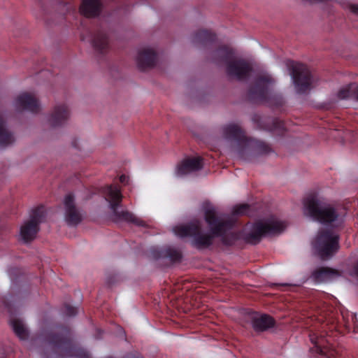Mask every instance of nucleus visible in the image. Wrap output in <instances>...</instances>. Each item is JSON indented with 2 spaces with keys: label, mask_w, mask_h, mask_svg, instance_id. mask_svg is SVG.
<instances>
[{
  "label": "nucleus",
  "mask_w": 358,
  "mask_h": 358,
  "mask_svg": "<svg viewBox=\"0 0 358 358\" xmlns=\"http://www.w3.org/2000/svg\"><path fill=\"white\" fill-rule=\"evenodd\" d=\"M203 210L210 232H204L201 222L194 220L187 224L176 227L174 233L180 237H192V244L198 249L210 246L215 237H220L224 245H231L237 239V235L230 231L234 219L220 213L216 207L208 202L203 203Z\"/></svg>",
  "instance_id": "1"
},
{
  "label": "nucleus",
  "mask_w": 358,
  "mask_h": 358,
  "mask_svg": "<svg viewBox=\"0 0 358 358\" xmlns=\"http://www.w3.org/2000/svg\"><path fill=\"white\" fill-rule=\"evenodd\" d=\"M304 213L324 224L341 220V208L324 202L315 194L307 196L303 201Z\"/></svg>",
  "instance_id": "2"
},
{
  "label": "nucleus",
  "mask_w": 358,
  "mask_h": 358,
  "mask_svg": "<svg viewBox=\"0 0 358 358\" xmlns=\"http://www.w3.org/2000/svg\"><path fill=\"white\" fill-rule=\"evenodd\" d=\"M101 193L105 199L110 204V208L113 211L114 220L129 222L137 226H146L144 221L136 217L129 211L118 210L117 208L122 202V195L120 188L117 185H106L102 188Z\"/></svg>",
  "instance_id": "3"
},
{
  "label": "nucleus",
  "mask_w": 358,
  "mask_h": 358,
  "mask_svg": "<svg viewBox=\"0 0 358 358\" xmlns=\"http://www.w3.org/2000/svg\"><path fill=\"white\" fill-rule=\"evenodd\" d=\"M285 227L284 222L275 217L259 220L253 224L245 239L251 244H257L263 236L280 233Z\"/></svg>",
  "instance_id": "4"
},
{
  "label": "nucleus",
  "mask_w": 358,
  "mask_h": 358,
  "mask_svg": "<svg viewBox=\"0 0 358 358\" xmlns=\"http://www.w3.org/2000/svg\"><path fill=\"white\" fill-rule=\"evenodd\" d=\"M287 66L289 71L296 92L303 94L309 91L313 83V78L309 69L303 64L289 60Z\"/></svg>",
  "instance_id": "5"
},
{
  "label": "nucleus",
  "mask_w": 358,
  "mask_h": 358,
  "mask_svg": "<svg viewBox=\"0 0 358 358\" xmlns=\"http://www.w3.org/2000/svg\"><path fill=\"white\" fill-rule=\"evenodd\" d=\"M313 247L322 259H328L338 250V236L329 231H320L313 243Z\"/></svg>",
  "instance_id": "6"
},
{
  "label": "nucleus",
  "mask_w": 358,
  "mask_h": 358,
  "mask_svg": "<svg viewBox=\"0 0 358 358\" xmlns=\"http://www.w3.org/2000/svg\"><path fill=\"white\" fill-rule=\"evenodd\" d=\"M45 217L43 206H39L32 210L30 219L20 227V236L22 240L27 243L33 241L39 231V224Z\"/></svg>",
  "instance_id": "7"
},
{
  "label": "nucleus",
  "mask_w": 358,
  "mask_h": 358,
  "mask_svg": "<svg viewBox=\"0 0 358 358\" xmlns=\"http://www.w3.org/2000/svg\"><path fill=\"white\" fill-rule=\"evenodd\" d=\"M275 83L274 79L268 73H260L255 79L253 84L249 89L250 99L257 101H263L267 99L270 87Z\"/></svg>",
  "instance_id": "8"
},
{
  "label": "nucleus",
  "mask_w": 358,
  "mask_h": 358,
  "mask_svg": "<svg viewBox=\"0 0 358 358\" xmlns=\"http://www.w3.org/2000/svg\"><path fill=\"white\" fill-rule=\"evenodd\" d=\"M252 71L251 64L245 59L234 58L229 60L226 66V73L231 80H245Z\"/></svg>",
  "instance_id": "9"
},
{
  "label": "nucleus",
  "mask_w": 358,
  "mask_h": 358,
  "mask_svg": "<svg viewBox=\"0 0 358 358\" xmlns=\"http://www.w3.org/2000/svg\"><path fill=\"white\" fill-rule=\"evenodd\" d=\"M64 220L71 226H76L83 220V213L75 202L74 196L69 194L64 200Z\"/></svg>",
  "instance_id": "10"
},
{
  "label": "nucleus",
  "mask_w": 358,
  "mask_h": 358,
  "mask_svg": "<svg viewBox=\"0 0 358 358\" xmlns=\"http://www.w3.org/2000/svg\"><path fill=\"white\" fill-rule=\"evenodd\" d=\"M13 104L17 111L27 110L32 113H38L41 110L38 99L34 94L28 92H23L17 96Z\"/></svg>",
  "instance_id": "11"
},
{
  "label": "nucleus",
  "mask_w": 358,
  "mask_h": 358,
  "mask_svg": "<svg viewBox=\"0 0 358 358\" xmlns=\"http://www.w3.org/2000/svg\"><path fill=\"white\" fill-rule=\"evenodd\" d=\"M243 147V149L239 151L240 154H246L253 157L268 155L272 152L269 145L263 141L252 138L248 139Z\"/></svg>",
  "instance_id": "12"
},
{
  "label": "nucleus",
  "mask_w": 358,
  "mask_h": 358,
  "mask_svg": "<svg viewBox=\"0 0 358 358\" xmlns=\"http://www.w3.org/2000/svg\"><path fill=\"white\" fill-rule=\"evenodd\" d=\"M202 168L203 159L201 157L187 158L177 165L176 174L177 176L182 177L199 171Z\"/></svg>",
  "instance_id": "13"
},
{
  "label": "nucleus",
  "mask_w": 358,
  "mask_h": 358,
  "mask_svg": "<svg viewBox=\"0 0 358 358\" xmlns=\"http://www.w3.org/2000/svg\"><path fill=\"white\" fill-rule=\"evenodd\" d=\"M136 60L138 68L141 70H145L155 66L157 55L153 49L145 48L138 51Z\"/></svg>",
  "instance_id": "14"
},
{
  "label": "nucleus",
  "mask_w": 358,
  "mask_h": 358,
  "mask_svg": "<svg viewBox=\"0 0 358 358\" xmlns=\"http://www.w3.org/2000/svg\"><path fill=\"white\" fill-rule=\"evenodd\" d=\"M69 115V110L66 106L57 105L54 107L48 121L52 127H61L68 121Z\"/></svg>",
  "instance_id": "15"
},
{
  "label": "nucleus",
  "mask_w": 358,
  "mask_h": 358,
  "mask_svg": "<svg viewBox=\"0 0 358 358\" xmlns=\"http://www.w3.org/2000/svg\"><path fill=\"white\" fill-rule=\"evenodd\" d=\"M250 319L253 329L257 332L266 331L275 325L274 319L266 314L252 313Z\"/></svg>",
  "instance_id": "16"
},
{
  "label": "nucleus",
  "mask_w": 358,
  "mask_h": 358,
  "mask_svg": "<svg viewBox=\"0 0 358 358\" xmlns=\"http://www.w3.org/2000/svg\"><path fill=\"white\" fill-rule=\"evenodd\" d=\"M92 46L98 56L106 55L110 50L108 37L103 31H99L94 34L91 40Z\"/></svg>",
  "instance_id": "17"
},
{
  "label": "nucleus",
  "mask_w": 358,
  "mask_h": 358,
  "mask_svg": "<svg viewBox=\"0 0 358 358\" xmlns=\"http://www.w3.org/2000/svg\"><path fill=\"white\" fill-rule=\"evenodd\" d=\"M341 275L338 270L329 267H319L311 273L312 279L316 282H325L338 278Z\"/></svg>",
  "instance_id": "18"
},
{
  "label": "nucleus",
  "mask_w": 358,
  "mask_h": 358,
  "mask_svg": "<svg viewBox=\"0 0 358 358\" xmlns=\"http://www.w3.org/2000/svg\"><path fill=\"white\" fill-rule=\"evenodd\" d=\"M102 8L101 0H82L80 12L86 17L92 18L101 14Z\"/></svg>",
  "instance_id": "19"
},
{
  "label": "nucleus",
  "mask_w": 358,
  "mask_h": 358,
  "mask_svg": "<svg viewBox=\"0 0 358 358\" xmlns=\"http://www.w3.org/2000/svg\"><path fill=\"white\" fill-rule=\"evenodd\" d=\"M223 136L227 139L238 141L240 142V144L243 145L248 140L244 131L241 127L235 124L225 126L223 128Z\"/></svg>",
  "instance_id": "20"
},
{
  "label": "nucleus",
  "mask_w": 358,
  "mask_h": 358,
  "mask_svg": "<svg viewBox=\"0 0 358 358\" xmlns=\"http://www.w3.org/2000/svg\"><path fill=\"white\" fill-rule=\"evenodd\" d=\"M212 58L215 63H224L226 65L229 60L233 59V51L227 46H222L213 52Z\"/></svg>",
  "instance_id": "21"
},
{
  "label": "nucleus",
  "mask_w": 358,
  "mask_h": 358,
  "mask_svg": "<svg viewBox=\"0 0 358 358\" xmlns=\"http://www.w3.org/2000/svg\"><path fill=\"white\" fill-rule=\"evenodd\" d=\"M215 36L207 30H200L192 37V43L197 46H206L215 41Z\"/></svg>",
  "instance_id": "22"
},
{
  "label": "nucleus",
  "mask_w": 358,
  "mask_h": 358,
  "mask_svg": "<svg viewBox=\"0 0 358 358\" xmlns=\"http://www.w3.org/2000/svg\"><path fill=\"white\" fill-rule=\"evenodd\" d=\"M15 142L13 133L6 127L5 122L0 115V146L6 147Z\"/></svg>",
  "instance_id": "23"
},
{
  "label": "nucleus",
  "mask_w": 358,
  "mask_h": 358,
  "mask_svg": "<svg viewBox=\"0 0 358 358\" xmlns=\"http://www.w3.org/2000/svg\"><path fill=\"white\" fill-rule=\"evenodd\" d=\"M46 340L50 347L54 350L60 348L69 341L68 337L56 333L49 334Z\"/></svg>",
  "instance_id": "24"
},
{
  "label": "nucleus",
  "mask_w": 358,
  "mask_h": 358,
  "mask_svg": "<svg viewBox=\"0 0 358 358\" xmlns=\"http://www.w3.org/2000/svg\"><path fill=\"white\" fill-rule=\"evenodd\" d=\"M11 325L15 333L21 338L25 339L27 338L28 333L23 324V322L17 319H13L11 320Z\"/></svg>",
  "instance_id": "25"
},
{
  "label": "nucleus",
  "mask_w": 358,
  "mask_h": 358,
  "mask_svg": "<svg viewBox=\"0 0 358 358\" xmlns=\"http://www.w3.org/2000/svg\"><path fill=\"white\" fill-rule=\"evenodd\" d=\"M265 128L268 130L275 131L278 134H281L285 129L284 124L277 119L268 120Z\"/></svg>",
  "instance_id": "26"
},
{
  "label": "nucleus",
  "mask_w": 358,
  "mask_h": 358,
  "mask_svg": "<svg viewBox=\"0 0 358 358\" xmlns=\"http://www.w3.org/2000/svg\"><path fill=\"white\" fill-rule=\"evenodd\" d=\"M164 256L169 257L173 262L179 261L182 257L180 252L172 248H168L165 250Z\"/></svg>",
  "instance_id": "27"
},
{
  "label": "nucleus",
  "mask_w": 358,
  "mask_h": 358,
  "mask_svg": "<svg viewBox=\"0 0 358 358\" xmlns=\"http://www.w3.org/2000/svg\"><path fill=\"white\" fill-rule=\"evenodd\" d=\"M249 205L243 203L236 206L234 208L232 214L233 215H245L249 209Z\"/></svg>",
  "instance_id": "28"
},
{
  "label": "nucleus",
  "mask_w": 358,
  "mask_h": 358,
  "mask_svg": "<svg viewBox=\"0 0 358 358\" xmlns=\"http://www.w3.org/2000/svg\"><path fill=\"white\" fill-rule=\"evenodd\" d=\"M343 6L344 8L348 9L351 13L358 16V3H347Z\"/></svg>",
  "instance_id": "29"
},
{
  "label": "nucleus",
  "mask_w": 358,
  "mask_h": 358,
  "mask_svg": "<svg viewBox=\"0 0 358 358\" xmlns=\"http://www.w3.org/2000/svg\"><path fill=\"white\" fill-rule=\"evenodd\" d=\"M351 85L347 86L341 89L338 93V96L341 99H346L349 96L350 94V88Z\"/></svg>",
  "instance_id": "30"
},
{
  "label": "nucleus",
  "mask_w": 358,
  "mask_h": 358,
  "mask_svg": "<svg viewBox=\"0 0 358 358\" xmlns=\"http://www.w3.org/2000/svg\"><path fill=\"white\" fill-rule=\"evenodd\" d=\"M65 313L68 316H73L76 315L77 310L75 307L66 304L65 305Z\"/></svg>",
  "instance_id": "31"
},
{
  "label": "nucleus",
  "mask_w": 358,
  "mask_h": 358,
  "mask_svg": "<svg viewBox=\"0 0 358 358\" xmlns=\"http://www.w3.org/2000/svg\"><path fill=\"white\" fill-rule=\"evenodd\" d=\"M311 341L313 343L316 344L317 345H320L323 343L324 339L322 338H318L317 341L311 338Z\"/></svg>",
  "instance_id": "32"
},
{
  "label": "nucleus",
  "mask_w": 358,
  "mask_h": 358,
  "mask_svg": "<svg viewBox=\"0 0 358 358\" xmlns=\"http://www.w3.org/2000/svg\"><path fill=\"white\" fill-rule=\"evenodd\" d=\"M120 180L121 182L124 183L127 180V177L126 176H124V175H122L120 177Z\"/></svg>",
  "instance_id": "33"
},
{
  "label": "nucleus",
  "mask_w": 358,
  "mask_h": 358,
  "mask_svg": "<svg viewBox=\"0 0 358 358\" xmlns=\"http://www.w3.org/2000/svg\"><path fill=\"white\" fill-rule=\"evenodd\" d=\"M355 272L356 275L358 276V262L356 264V266H355Z\"/></svg>",
  "instance_id": "34"
},
{
  "label": "nucleus",
  "mask_w": 358,
  "mask_h": 358,
  "mask_svg": "<svg viewBox=\"0 0 358 358\" xmlns=\"http://www.w3.org/2000/svg\"><path fill=\"white\" fill-rule=\"evenodd\" d=\"M355 93H356L357 99L358 100V87L357 88Z\"/></svg>",
  "instance_id": "35"
},
{
  "label": "nucleus",
  "mask_w": 358,
  "mask_h": 358,
  "mask_svg": "<svg viewBox=\"0 0 358 358\" xmlns=\"http://www.w3.org/2000/svg\"><path fill=\"white\" fill-rule=\"evenodd\" d=\"M107 283L110 285V278L108 279Z\"/></svg>",
  "instance_id": "36"
},
{
  "label": "nucleus",
  "mask_w": 358,
  "mask_h": 358,
  "mask_svg": "<svg viewBox=\"0 0 358 358\" xmlns=\"http://www.w3.org/2000/svg\"><path fill=\"white\" fill-rule=\"evenodd\" d=\"M321 353H324L322 349L320 350Z\"/></svg>",
  "instance_id": "37"
},
{
  "label": "nucleus",
  "mask_w": 358,
  "mask_h": 358,
  "mask_svg": "<svg viewBox=\"0 0 358 358\" xmlns=\"http://www.w3.org/2000/svg\"><path fill=\"white\" fill-rule=\"evenodd\" d=\"M46 358H48V357H46Z\"/></svg>",
  "instance_id": "38"
}]
</instances>
